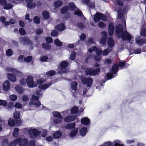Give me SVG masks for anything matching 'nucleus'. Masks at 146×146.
Instances as JSON below:
<instances>
[{
    "instance_id": "f257e3e1",
    "label": "nucleus",
    "mask_w": 146,
    "mask_h": 146,
    "mask_svg": "<svg viewBox=\"0 0 146 146\" xmlns=\"http://www.w3.org/2000/svg\"><path fill=\"white\" fill-rule=\"evenodd\" d=\"M36 94L37 96H35L34 95H32L29 104L33 105L35 106L36 107L38 108L41 105V103L39 100V97H42L43 93L41 90H37L36 92Z\"/></svg>"
},
{
    "instance_id": "f03ea898",
    "label": "nucleus",
    "mask_w": 146,
    "mask_h": 146,
    "mask_svg": "<svg viewBox=\"0 0 146 146\" xmlns=\"http://www.w3.org/2000/svg\"><path fill=\"white\" fill-rule=\"evenodd\" d=\"M100 68L95 69L92 67H88L85 70V73L87 76H94L98 75L100 71Z\"/></svg>"
},
{
    "instance_id": "7ed1b4c3",
    "label": "nucleus",
    "mask_w": 146,
    "mask_h": 146,
    "mask_svg": "<svg viewBox=\"0 0 146 146\" xmlns=\"http://www.w3.org/2000/svg\"><path fill=\"white\" fill-rule=\"evenodd\" d=\"M80 79L82 83L84 85H86L87 87H90L92 86L93 80L91 77L87 78L85 76H82L81 77Z\"/></svg>"
},
{
    "instance_id": "20e7f679",
    "label": "nucleus",
    "mask_w": 146,
    "mask_h": 146,
    "mask_svg": "<svg viewBox=\"0 0 146 146\" xmlns=\"http://www.w3.org/2000/svg\"><path fill=\"white\" fill-rule=\"evenodd\" d=\"M68 62L66 61H64L61 62L60 66V68L58 71V72L60 74H62L66 72V67L68 65Z\"/></svg>"
},
{
    "instance_id": "39448f33",
    "label": "nucleus",
    "mask_w": 146,
    "mask_h": 146,
    "mask_svg": "<svg viewBox=\"0 0 146 146\" xmlns=\"http://www.w3.org/2000/svg\"><path fill=\"white\" fill-rule=\"evenodd\" d=\"M52 114L54 117L58 118L54 119V122L56 124L61 123L63 119V117L60 112L57 111H55L52 113Z\"/></svg>"
},
{
    "instance_id": "423d86ee",
    "label": "nucleus",
    "mask_w": 146,
    "mask_h": 146,
    "mask_svg": "<svg viewBox=\"0 0 146 146\" xmlns=\"http://www.w3.org/2000/svg\"><path fill=\"white\" fill-rule=\"evenodd\" d=\"M26 82L28 86L30 88H34L37 86L36 83H35L33 78L31 76H29L26 78Z\"/></svg>"
},
{
    "instance_id": "0eeeda50",
    "label": "nucleus",
    "mask_w": 146,
    "mask_h": 146,
    "mask_svg": "<svg viewBox=\"0 0 146 146\" xmlns=\"http://www.w3.org/2000/svg\"><path fill=\"white\" fill-rule=\"evenodd\" d=\"M28 132L30 137H36L38 136L40 133V131L35 129H30L28 130Z\"/></svg>"
},
{
    "instance_id": "6e6552de",
    "label": "nucleus",
    "mask_w": 146,
    "mask_h": 146,
    "mask_svg": "<svg viewBox=\"0 0 146 146\" xmlns=\"http://www.w3.org/2000/svg\"><path fill=\"white\" fill-rule=\"evenodd\" d=\"M121 37L122 40H129L131 38V35L127 31H125L122 33Z\"/></svg>"
},
{
    "instance_id": "1a4fd4ad",
    "label": "nucleus",
    "mask_w": 146,
    "mask_h": 146,
    "mask_svg": "<svg viewBox=\"0 0 146 146\" xmlns=\"http://www.w3.org/2000/svg\"><path fill=\"white\" fill-rule=\"evenodd\" d=\"M18 140V143H19V146H26L28 144V140L27 138L17 139Z\"/></svg>"
},
{
    "instance_id": "9d476101",
    "label": "nucleus",
    "mask_w": 146,
    "mask_h": 146,
    "mask_svg": "<svg viewBox=\"0 0 146 146\" xmlns=\"http://www.w3.org/2000/svg\"><path fill=\"white\" fill-rule=\"evenodd\" d=\"M76 118V116L72 115L66 117L64 118V120L65 122L69 123L74 121Z\"/></svg>"
},
{
    "instance_id": "9b49d317",
    "label": "nucleus",
    "mask_w": 146,
    "mask_h": 146,
    "mask_svg": "<svg viewBox=\"0 0 146 146\" xmlns=\"http://www.w3.org/2000/svg\"><path fill=\"white\" fill-rule=\"evenodd\" d=\"M20 40L21 42L24 43V45L27 44L28 45H32L33 44V43L31 40L26 36L20 38Z\"/></svg>"
},
{
    "instance_id": "f8f14e48",
    "label": "nucleus",
    "mask_w": 146,
    "mask_h": 146,
    "mask_svg": "<svg viewBox=\"0 0 146 146\" xmlns=\"http://www.w3.org/2000/svg\"><path fill=\"white\" fill-rule=\"evenodd\" d=\"M123 32V27L121 24H118L116 26L115 32L118 35H120L121 33Z\"/></svg>"
},
{
    "instance_id": "ddd939ff",
    "label": "nucleus",
    "mask_w": 146,
    "mask_h": 146,
    "mask_svg": "<svg viewBox=\"0 0 146 146\" xmlns=\"http://www.w3.org/2000/svg\"><path fill=\"white\" fill-rule=\"evenodd\" d=\"M34 0H32L31 1H27V7L28 8H29L30 9H33L35 8L36 6V4L35 2L33 1Z\"/></svg>"
},
{
    "instance_id": "4468645a",
    "label": "nucleus",
    "mask_w": 146,
    "mask_h": 146,
    "mask_svg": "<svg viewBox=\"0 0 146 146\" xmlns=\"http://www.w3.org/2000/svg\"><path fill=\"white\" fill-rule=\"evenodd\" d=\"M136 44L139 46H142L146 42V39L138 38L136 39Z\"/></svg>"
},
{
    "instance_id": "2eb2a0df",
    "label": "nucleus",
    "mask_w": 146,
    "mask_h": 146,
    "mask_svg": "<svg viewBox=\"0 0 146 146\" xmlns=\"http://www.w3.org/2000/svg\"><path fill=\"white\" fill-rule=\"evenodd\" d=\"M114 30V26L112 23H110L109 25L108 34L110 36H112Z\"/></svg>"
},
{
    "instance_id": "dca6fc26",
    "label": "nucleus",
    "mask_w": 146,
    "mask_h": 146,
    "mask_svg": "<svg viewBox=\"0 0 146 146\" xmlns=\"http://www.w3.org/2000/svg\"><path fill=\"white\" fill-rule=\"evenodd\" d=\"M119 65L117 63L114 64L113 65L111 70V72L112 74H115L118 70Z\"/></svg>"
},
{
    "instance_id": "f3484780",
    "label": "nucleus",
    "mask_w": 146,
    "mask_h": 146,
    "mask_svg": "<svg viewBox=\"0 0 146 146\" xmlns=\"http://www.w3.org/2000/svg\"><path fill=\"white\" fill-rule=\"evenodd\" d=\"M65 27L64 23H61L56 25L55 27V29L59 31H62L65 29Z\"/></svg>"
},
{
    "instance_id": "a211bd4d",
    "label": "nucleus",
    "mask_w": 146,
    "mask_h": 146,
    "mask_svg": "<svg viewBox=\"0 0 146 146\" xmlns=\"http://www.w3.org/2000/svg\"><path fill=\"white\" fill-rule=\"evenodd\" d=\"M10 86L9 81L8 80H6L3 83V89L5 91H8L9 89Z\"/></svg>"
},
{
    "instance_id": "6ab92c4d",
    "label": "nucleus",
    "mask_w": 146,
    "mask_h": 146,
    "mask_svg": "<svg viewBox=\"0 0 146 146\" xmlns=\"http://www.w3.org/2000/svg\"><path fill=\"white\" fill-rule=\"evenodd\" d=\"M52 83L51 82L47 84H44L42 85H39L38 87L39 88L42 90H45L48 88L49 86H51Z\"/></svg>"
},
{
    "instance_id": "aec40b11",
    "label": "nucleus",
    "mask_w": 146,
    "mask_h": 146,
    "mask_svg": "<svg viewBox=\"0 0 146 146\" xmlns=\"http://www.w3.org/2000/svg\"><path fill=\"white\" fill-rule=\"evenodd\" d=\"M7 77L8 78L11 82H14L16 81V77L14 74L11 73H8Z\"/></svg>"
},
{
    "instance_id": "412c9836",
    "label": "nucleus",
    "mask_w": 146,
    "mask_h": 146,
    "mask_svg": "<svg viewBox=\"0 0 146 146\" xmlns=\"http://www.w3.org/2000/svg\"><path fill=\"white\" fill-rule=\"evenodd\" d=\"M81 123L85 125H88L90 123V120L89 118L84 117L81 120Z\"/></svg>"
},
{
    "instance_id": "4be33fe9",
    "label": "nucleus",
    "mask_w": 146,
    "mask_h": 146,
    "mask_svg": "<svg viewBox=\"0 0 146 146\" xmlns=\"http://www.w3.org/2000/svg\"><path fill=\"white\" fill-rule=\"evenodd\" d=\"M62 133L60 131H56L53 134V137L54 139H58L62 135Z\"/></svg>"
},
{
    "instance_id": "5701e85b",
    "label": "nucleus",
    "mask_w": 146,
    "mask_h": 146,
    "mask_svg": "<svg viewBox=\"0 0 146 146\" xmlns=\"http://www.w3.org/2000/svg\"><path fill=\"white\" fill-rule=\"evenodd\" d=\"M76 126V124L75 123H68L65 126L66 129H71L74 128Z\"/></svg>"
},
{
    "instance_id": "b1692460",
    "label": "nucleus",
    "mask_w": 146,
    "mask_h": 146,
    "mask_svg": "<svg viewBox=\"0 0 146 146\" xmlns=\"http://www.w3.org/2000/svg\"><path fill=\"white\" fill-rule=\"evenodd\" d=\"M87 132V128L83 127L80 130V134L82 136H84L86 135Z\"/></svg>"
},
{
    "instance_id": "393cba45",
    "label": "nucleus",
    "mask_w": 146,
    "mask_h": 146,
    "mask_svg": "<svg viewBox=\"0 0 146 146\" xmlns=\"http://www.w3.org/2000/svg\"><path fill=\"white\" fill-rule=\"evenodd\" d=\"M100 13L99 12L96 13L94 15V21L95 23L99 22L100 19Z\"/></svg>"
},
{
    "instance_id": "a878e982",
    "label": "nucleus",
    "mask_w": 146,
    "mask_h": 146,
    "mask_svg": "<svg viewBox=\"0 0 146 146\" xmlns=\"http://www.w3.org/2000/svg\"><path fill=\"white\" fill-rule=\"evenodd\" d=\"M108 44L110 47H113L114 45V40L111 37H109L108 40Z\"/></svg>"
},
{
    "instance_id": "bb28decb",
    "label": "nucleus",
    "mask_w": 146,
    "mask_h": 146,
    "mask_svg": "<svg viewBox=\"0 0 146 146\" xmlns=\"http://www.w3.org/2000/svg\"><path fill=\"white\" fill-rule=\"evenodd\" d=\"M62 2L60 0H58L55 2L54 3V6L56 8H58L61 7L62 5Z\"/></svg>"
},
{
    "instance_id": "cd10ccee",
    "label": "nucleus",
    "mask_w": 146,
    "mask_h": 146,
    "mask_svg": "<svg viewBox=\"0 0 146 146\" xmlns=\"http://www.w3.org/2000/svg\"><path fill=\"white\" fill-rule=\"evenodd\" d=\"M42 15L45 19H48L50 17L49 13L46 11H42Z\"/></svg>"
},
{
    "instance_id": "c85d7f7f",
    "label": "nucleus",
    "mask_w": 146,
    "mask_h": 146,
    "mask_svg": "<svg viewBox=\"0 0 146 146\" xmlns=\"http://www.w3.org/2000/svg\"><path fill=\"white\" fill-rule=\"evenodd\" d=\"M41 46L43 48L46 50H49L51 48V45L46 43H43Z\"/></svg>"
},
{
    "instance_id": "c756f323",
    "label": "nucleus",
    "mask_w": 146,
    "mask_h": 146,
    "mask_svg": "<svg viewBox=\"0 0 146 146\" xmlns=\"http://www.w3.org/2000/svg\"><path fill=\"white\" fill-rule=\"evenodd\" d=\"M69 9V7L68 6H65L61 9L60 13L62 14H65L68 12Z\"/></svg>"
},
{
    "instance_id": "7c9ffc66",
    "label": "nucleus",
    "mask_w": 146,
    "mask_h": 146,
    "mask_svg": "<svg viewBox=\"0 0 146 146\" xmlns=\"http://www.w3.org/2000/svg\"><path fill=\"white\" fill-rule=\"evenodd\" d=\"M15 90L19 94H22L23 92V88L19 85H17L15 87Z\"/></svg>"
},
{
    "instance_id": "2f4dec72",
    "label": "nucleus",
    "mask_w": 146,
    "mask_h": 146,
    "mask_svg": "<svg viewBox=\"0 0 146 146\" xmlns=\"http://www.w3.org/2000/svg\"><path fill=\"white\" fill-rule=\"evenodd\" d=\"M78 108L76 106L73 107L71 109V113L72 114H75L78 112Z\"/></svg>"
},
{
    "instance_id": "473e14b6",
    "label": "nucleus",
    "mask_w": 146,
    "mask_h": 146,
    "mask_svg": "<svg viewBox=\"0 0 146 146\" xmlns=\"http://www.w3.org/2000/svg\"><path fill=\"white\" fill-rule=\"evenodd\" d=\"M19 129L18 128L15 127L13 132V137H17L18 136Z\"/></svg>"
},
{
    "instance_id": "72a5a7b5",
    "label": "nucleus",
    "mask_w": 146,
    "mask_h": 146,
    "mask_svg": "<svg viewBox=\"0 0 146 146\" xmlns=\"http://www.w3.org/2000/svg\"><path fill=\"white\" fill-rule=\"evenodd\" d=\"M8 124L9 126L13 127L15 125V120L13 119H9L8 120Z\"/></svg>"
},
{
    "instance_id": "f704fd0d",
    "label": "nucleus",
    "mask_w": 146,
    "mask_h": 146,
    "mask_svg": "<svg viewBox=\"0 0 146 146\" xmlns=\"http://www.w3.org/2000/svg\"><path fill=\"white\" fill-rule=\"evenodd\" d=\"M78 129L76 128L72 130L70 133V135L71 137H73L75 136L78 132Z\"/></svg>"
},
{
    "instance_id": "c9c22d12",
    "label": "nucleus",
    "mask_w": 146,
    "mask_h": 146,
    "mask_svg": "<svg viewBox=\"0 0 146 146\" xmlns=\"http://www.w3.org/2000/svg\"><path fill=\"white\" fill-rule=\"evenodd\" d=\"M54 44L57 46H61L62 45V42L60 41L58 39H56L54 40Z\"/></svg>"
},
{
    "instance_id": "e433bc0d",
    "label": "nucleus",
    "mask_w": 146,
    "mask_h": 146,
    "mask_svg": "<svg viewBox=\"0 0 146 146\" xmlns=\"http://www.w3.org/2000/svg\"><path fill=\"white\" fill-rule=\"evenodd\" d=\"M14 118L16 119H19L20 117V113L19 111H16L13 114Z\"/></svg>"
},
{
    "instance_id": "4c0bfd02",
    "label": "nucleus",
    "mask_w": 146,
    "mask_h": 146,
    "mask_svg": "<svg viewBox=\"0 0 146 146\" xmlns=\"http://www.w3.org/2000/svg\"><path fill=\"white\" fill-rule=\"evenodd\" d=\"M122 10L121 8L118 9L117 10L118 17L120 19H121L123 17V14L122 12Z\"/></svg>"
},
{
    "instance_id": "58836bf2",
    "label": "nucleus",
    "mask_w": 146,
    "mask_h": 146,
    "mask_svg": "<svg viewBox=\"0 0 146 146\" xmlns=\"http://www.w3.org/2000/svg\"><path fill=\"white\" fill-rule=\"evenodd\" d=\"M78 86V83L76 82H72L71 84V88L72 89L75 91L77 89V86Z\"/></svg>"
},
{
    "instance_id": "ea45409f",
    "label": "nucleus",
    "mask_w": 146,
    "mask_h": 146,
    "mask_svg": "<svg viewBox=\"0 0 146 146\" xmlns=\"http://www.w3.org/2000/svg\"><path fill=\"white\" fill-rule=\"evenodd\" d=\"M6 54L7 56L10 57L13 54V52L11 49H9L6 50Z\"/></svg>"
},
{
    "instance_id": "a19ab883",
    "label": "nucleus",
    "mask_w": 146,
    "mask_h": 146,
    "mask_svg": "<svg viewBox=\"0 0 146 146\" xmlns=\"http://www.w3.org/2000/svg\"><path fill=\"white\" fill-rule=\"evenodd\" d=\"M13 7V5L10 3H7L6 5L4 6L3 8L5 9L9 10L12 8Z\"/></svg>"
},
{
    "instance_id": "79ce46f5",
    "label": "nucleus",
    "mask_w": 146,
    "mask_h": 146,
    "mask_svg": "<svg viewBox=\"0 0 146 146\" xmlns=\"http://www.w3.org/2000/svg\"><path fill=\"white\" fill-rule=\"evenodd\" d=\"M76 56V53L75 52L73 51L72 52L70 55V58L71 60H74Z\"/></svg>"
},
{
    "instance_id": "37998d69",
    "label": "nucleus",
    "mask_w": 146,
    "mask_h": 146,
    "mask_svg": "<svg viewBox=\"0 0 146 146\" xmlns=\"http://www.w3.org/2000/svg\"><path fill=\"white\" fill-rule=\"evenodd\" d=\"M34 22L37 24H38L40 23V19L38 16H36L34 17L33 18Z\"/></svg>"
},
{
    "instance_id": "c03bdc74",
    "label": "nucleus",
    "mask_w": 146,
    "mask_h": 146,
    "mask_svg": "<svg viewBox=\"0 0 146 146\" xmlns=\"http://www.w3.org/2000/svg\"><path fill=\"white\" fill-rule=\"evenodd\" d=\"M69 8L71 10H74L76 8V5L73 2L70 3L68 5Z\"/></svg>"
},
{
    "instance_id": "a18cd8bd",
    "label": "nucleus",
    "mask_w": 146,
    "mask_h": 146,
    "mask_svg": "<svg viewBox=\"0 0 146 146\" xmlns=\"http://www.w3.org/2000/svg\"><path fill=\"white\" fill-rule=\"evenodd\" d=\"M56 72L53 70H50L46 73V74L48 76H53L55 74Z\"/></svg>"
},
{
    "instance_id": "49530a36",
    "label": "nucleus",
    "mask_w": 146,
    "mask_h": 146,
    "mask_svg": "<svg viewBox=\"0 0 146 146\" xmlns=\"http://www.w3.org/2000/svg\"><path fill=\"white\" fill-rule=\"evenodd\" d=\"M32 57L31 56H28L24 58V61L26 62H29L32 60Z\"/></svg>"
},
{
    "instance_id": "de8ad7c7",
    "label": "nucleus",
    "mask_w": 146,
    "mask_h": 146,
    "mask_svg": "<svg viewBox=\"0 0 146 146\" xmlns=\"http://www.w3.org/2000/svg\"><path fill=\"white\" fill-rule=\"evenodd\" d=\"M107 38L104 37H102L101 38L100 43L102 45L104 46L106 45Z\"/></svg>"
},
{
    "instance_id": "09e8293b",
    "label": "nucleus",
    "mask_w": 146,
    "mask_h": 146,
    "mask_svg": "<svg viewBox=\"0 0 146 146\" xmlns=\"http://www.w3.org/2000/svg\"><path fill=\"white\" fill-rule=\"evenodd\" d=\"M18 139H16L14 141L11 142L10 144L8 145V146H16V145L18 143Z\"/></svg>"
},
{
    "instance_id": "8fccbe9b",
    "label": "nucleus",
    "mask_w": 146,
    "mask_h": 146,
    "mask_svg": "<svg viewBox=\"0 0 146 146\" xmlns=\"http://www.w3.org/2000/svg\"><path fill=\"white\" fill-rule=\"evenodd\" d=\"M77 26L80 29H84L85 28V26L84 24L81 22H78L77 23Z\"/></svg>"
},
{
    "instance_id": "3c124183",
    "label": "nucleus",
    "mask_w": 146,
    "mask_h": 146,
    "mask_svg": "<svg viewBox=\"0 0 146 146\" xmlns=\"http://www.w3.org/2000/svg\"><path fill=\"white\" fill-rule=\"evenodd\" d=\"M6 70L7 71L9 72H11L12 73L15 72L16 70V69L11 67H7L6 68Z\"/></svg>"
},
{
    "instance_id": "603ef678",
    "label": "nucleus",
    "mask_w": 146,
    "mask_h": 146,
    "mask_svg": "<svg viewBox=\"0 0 146 146\" xmlns=\"http://www.w3.org/2000/svg\"><path fill=\"white\" fill-rule=\"evenodd\" d=\"M74 14L79 16H81L82 14V12L80 9L76 10L74 12Z\"/></svg>"
},
{
    "instance_id": "864d4df0",
    "label": "nucleus",
    "mask_w": 146,
    "mask_h": 146,
    "mask_svg": "<svg viewBox=\"0 0 146 146\" xmlns=\"http://www.w3.org/2000/svg\"><path fill=\"white\" fill-rule=\"evenodd\" d=\"M113 74L111 73H108L106 74V77L108 78V80L111 79L112 78H114L115 76H114L113 75Z\"/></svg>"
},
{
    "instance_id": "5fc2aeb1",
    "label": "nucleus",
    "mask_w": 146,
    "mask_h": 146,
    "mask_svg": "<svg viewBox=\"0 0 146 146\" xmlns=\"http://www.w3.org/2000/svg\"><path fill=\"white\" fill-rule=\"evenodd\" d=\"M17 96L13 94L10 95L9 97L10 99L12 101H15L17 99Z\"/></svg>"
},
{
    "instance_id": "6e6d98bb",
    "label": "nucleus",
    "mask_w": 146,
    "mask_h": 146,
    "mask_svg": "<svg viewBox=\"0 0 146 146\" xmlns=\"http://www.w3.org/2000/svg\"><path fill=\"white\" fill-rule=\"evenodd\" d=\"M7 102L5 100H0V106H6L7 105Z\"/></svg>"
},
{
    "instance_id": "4d7b16f0",
    "label": "nucleus",
    "mask_w": 146,
    "mask_h": 146,
    "mask_svg": "<svg viewBox=\"0 0 146 146\" xmlns=\"http://www.w3.org/2000/svg\"><path fill=\"white\" fill-rule=\"evenodd\" d=\"M98 26L101 28H104L106 27V25L103 22H100L98 23Z\"/></svg>"
},
{
    "instance_id": "13d9d810",
    "label": "nucleus",
    "mask_w": 146,
    "mask_h": 146,
    "mask_svg": "<svg viewBox=\"0 0 146 146\" xmlns=\"http://www.w3.org/2000/svg\"><path fill=\"white\" fill-rule=\"evenodd\" d=\"M19 32L21 35H26V32L23 28L19 29Z\"/></svg>"
},
{
    "instance_id": "bf43d9fd",
    "label": "nucleus",
    "mask_w": 146,
    "mask_h": 146,
    "mask_svg": "<svg viewBox=\"0 0 146 146\" xmlns=\"http://www.w3.org/2000/svg\"><path fill=\"white\" fill-rule=\"evenodd\" d=\"M15 126H19L21 125L22 124V121L20 120H16L15 121Z\"/></svg>"
},
{
    "instance_id": "052dcab7",
    "label": "nucleus",
    "mask_w": 146,
    "mask_h": 146,
    "mask_svg": "<svg viewBox=\"0 0 146 146\" xmlns=\"http://www.w3.org/2000/svg\"><path fill=\"white\" fill-rule=\"evenodd\" d=\"M2 144L3 146H8L9 141L7 139H4L2 142Z\"/></svg>"
},
{
    "instance_id": "680f3d73",
    "label": "nucleus",
    "mask_w": 146,
    "mask_h": 146,
    "mask_svg": "<svg viewBox=\"0 0 146 146\" xmlns=\"http://www.w3.org/2000/svg\"><path fill=\"white\" fill-rule=\"evenodd\" d=\"M100 19L104 21H106L107 20V17L103 13H100Z\"/></svg>"
},
{
    "instance_id": "e2e57ef3",
    "label": "nucleus",
    "mask_w": 146,
    "mask_h": 146,
    "mask_svg": "<svg viewBox=\"0 0 146 146\" xmlns=\"http://www.w3.org/2000/svg\"><path fill=\"white\" fill-rule=\"evenodd\" d=\"M28 146H35V144L34 141L33 140H30L29 143H28Z\"/></svg>"
},
{
    "instance_id": "0e129e2a",
    "label": "nucleus",
    "mask_w": 146,
    "mask_h": 146,
    "mask_svg": "<svg viewBox=\"0 0 146 146\" xmlns=\"http://www.w3.org/2000/svg\"><path fill=\"white\" fill-rule=\"evenodd\" d=\"M43 32V29L41 28L38 29L36 30V33L37 35H40Z\"/></svg>"
},
{
    "instance_id": "69168bd1",
    "label": "nucleus",
    "mask_w": 146,
    "mask_h": 146,
    "mask_svg": "<svg viewBox=\"0 0 146 146\" xmlns=\"http://www.w3.org/2000/svg\"><path fill=\"white\" fill-rule=\"evenodd\" d=\"M46 40L48 43H51L53 41V39L50 37H47L46 38Z\"/></svg>"
},
{
    "instance_id": "338daca9",
    "label": "nucleus",
    "mask_w": 146,
    "mask_h": 146,
    "mask_svg": "<svg viewBox=\"0 0 146 146\" xmlns=\"http://www.w3.org/2000/svg\"><path fill=\"white\" fill-rule=\"evenodd\" d=\"M58 35V32L54 30L52 31L51 33V35L52 36H56Z\"/></svg>"
},
{
    "instance_id": "774afa93",
    "label": "nucleus",
    "mask_w": 146,
    "mask_h": 146,
    "mask_svg": "<svg viewBox=\"0 0 146 146\" xmlns=\"http://www.w3.org/2000/svg\"><path fill=\"white\" fill-rule=\"evenodd\" d=\"M141 35L143 36H146V29H143L141 31Z\"/></svg>"
}]
</instances>
